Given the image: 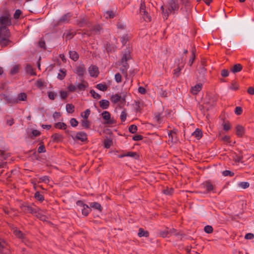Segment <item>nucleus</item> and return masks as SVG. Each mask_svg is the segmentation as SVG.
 Listing matches in <instances>:
<instances>
[{
	"mask_svg": "<svg viewBox=\"0 0 254 254\" xmlns=\"http://www.w3.org/2000/svg\"><path fill=\"white\" fill-rule=\"evenodd\" d=\"M11 24L10 14L5 12L0 17V44L1 47H5L10 42L9 38L10 33L7 28Z\"/></svg>",
	"mask_w": 254,
	"mask_h": 254,
	"instance_id": "f257e3e1",
	"label": "nucleus"
},
{
	"mask_svg": "<svg viewBox=\"0 0 254 254\" xmlns=\"http://www.w3.org/2000/svg\"><path fill=\"white\" fill-rule=\"evenodd\" d=\"M179 8L178 0H171L167 8H165V6H162L161 8L162 11V14L164 18L167 19L169 14Z\"/></svg>",
	"mask_w": 254,
	"mask_h": 254,
	"instance_id": "f03ea898",
	"label": "nucleus"
},
{
	"mask_svg": "<svg viewBox=\"0 0 254 254\" xmlns=\"http://www.w3.org/2000/svg\"><path fill=\"white\" fill-rule=\"evenodd\" d=\"M139 13L145 21L149 22L151 21V17L149 15L148 11L146 10V6L143 2L140 4Z\"/></svg>",
	"mask_w": 254,
	"mask_h": 254,
	"instance_id": "7ed1b4c3",
	"label": "nucleus"
},
{
	"mask_svg": "<svg viewBox=\"0 0 254 254\" xmlns=\"http://www.w3.org/2000/svg\"><path fill=\"white\" fill-rule=\"evenodd\" d=\"M110 99L114 104H124L125 102V96L118 94L112 95Z\"/></svg>",
	"mask_w": 254,
	"mask_h": 254,
	"instance_id": "20e7f679",
	"label": "nucleus"
},
{
	"mask_svg": "<svg viewBox=\"0 0 254 254\" xmlns=\"http://www.w3.org/2000/svg\"><path fill=\"white\" fill-rule=\"evenodd\" d=\"M130 58V54L128 51L126 52L123 57L122 58V60L121 61V64H122V66L126 67L127 68H128V65L127 63V61L129 60Z\"/></svg>",
	"mask_w": 254,
	"mask_h": 254,
	"instance_id": "39448f33",
	"label": "nucleus"
},
{
	"mask_svg": "<svg viewBox=\"0 0 254 254\" xmlns=\"http://www.w3.org/2000/svg\"><path fill=\"white\" fill-rule=\"evenodd\" d=\"M74 72L79 76H83L86 73V68L83 65L76 66L74 69Z\"/></svg>",
	"mask_w": 254,
	"mask_h": 254,
	"instance_id": "423d86ee",
	"label": "nucleus"
},
{
	"mask_svg": "<svg viewBox=\"0 0 254 254\" xmlns=\"http://www.w3.org/2000/svg\"><path fill=\"white\" fill-rule=\"evenodd\" d=\"M22 210L25 213L35 214L37 212L38 208H33L31 206L23 205L21 206Z\"/></svg>",
	"mask_w": 254,
	"mask_h": 254,
	"instance_id": "0eeeda50",
	"label": "nucleus"
},
{
	"mask_svg": "<svg viewBox=\"0 0 254 254\" xmlns=\"http://www.w3.org/2000/svg\"><path fill=\"white\" fill-rule=\"evenodd\" d=\"M88 72L92 77H97L99 74L98 68L95 65H91L88 68Z\"/></svg>",
	"mask_w": 254,
	"mask_h": 254,
	"instance_id": "6e6552de",
	"label": "nucleus"
},
{
	"mask_svg": "<svg viewBox=\"0 0 254 254\" xmlns=\"http://www.w3.org/2000/svg\"><path fill=\"white\" fill-rule=\"evenodd\" d=\"M74 138L81 141H84L87 140V134L85 132L83 131L78 132L75 134Z\"/></svg>",
	"mask_w": 254,
	"mask_h": 254,
	"instance_id": "1a4fd4ad",
	"label": "nucleus"
},
{
	"mask_svg": "<svg viewBox=\"0 0 254 254\" xmlns=\"http://www.w3.org/2000/svg\"><path fill=\"white\" fill-rule=\"evenodd\" d=\"M202 84L201 83H198L191 88V92L193 95L197 94L202 88Z\"/></svg>",
	"mask_w": 254,
	"mask_h": 254,
	"instance_id": "9d476101",
	"label": "nucleus"
},
{
	"mask_svg": "<svg viewBox=\"0 0 254 254\" xmlns=\"http://www.w3.org/2000/svg\"><path fill=\"white\" fill-rule=\"evenodd\" d=\"M13 232L17 238H19L21 239H22L23 241L25 239V236L20 231V230H18L16 228H13Z\"/></svg>",
	"mask_w": 254,
	"mask_h": 254,
	"instance_id": "9b49d317",
	"label": "nucleus"
},
{
	"mask_svg": "<svg viewBox=\"0 0 254 254\" xmlns=\"http://www.w3.org/2000/svg\"><path fill=\"white\" fill-rule=\"evenodd\" d=\"M236 134L240 137H241L245 133V128L243 127L240 125H237L236 127Z\"/></svg>",
	"mask_w": 254,
	"mask_h": 254,
	"instance_id": "f8f14e48",
	"label": "nucleus"
},
{
	"mask_svg": "<svg viewBox=\"0 0 254 254\" xmlns=\"http://www.w3.org/2000/svg\"><path fill=\"white\" fill-rule=\"evenodd\" d=\"M99 105L103 109H106L109 106V102L107 100H101L99 101Z\"/></svg>",
	"mask_w": 254,
	"mask_h": 254,
	"instance_id": "ddd939ff",
	"label": "nucleus"
},
{
	"mask_svg": "<svg viewBox=\"0 0 254 254\" xmlns=\"http://www.w3.org/2000/svg\"><path fill=\"white\" fill-rule=\"evenodd\" d=\"M89 207L90 208H93L94 209L99 210L100 211H101L102 210V206H101V205L99 203L96 202H91L90 203V207Z\"/></svg>",
	"mask_w": 254,
	"mask_h": 254,
	"instance_id": "4468645a",
	"label": "nucleus"
},
{
	"mask_svg": "<svg viewBox=\"0 0 254 254\" xmlns=\"http://www.w3.org/2000/svg\"><path fill=\"white\" fill-rule=\"evenodd\" d=\"M116 15V12L113 11H107L104 13V16L107 19L113 18Z\"/></svg>",
	"mask_w": 254,
	"mask_h": 254,
	"instance_id": "2eb2a0df",
	"label": "nucleus"
},
{
	"mask_svg": "<svg viewBox=\"0 0 254 254\" xmlns=\"http://www.w3.org/2000/svg\"><path fill=\"white\" fill-rule=\"evenodd\" d=\"M204 188L206 189L207 192H210L213 190L214 187L210 182L207 181L204 184Z\"/></svg>",
	"mask_w": 254,
	"mask_h": 254,
	"instance_id": "dca6fc26",
	"label": "nucleus"
},
{
	"mask_svg": "<svg viewBox=\"0 0 254 254\" xmlns=\"http://www.w3.org/2000/svg\"><path fill=\"white\" fill-rule=\"evenodd\" d=\"M80 210L84 215L86 216L90 211V208L88 205L85 204L82 208H81Z\"/></svg>",
	"mask_w": 254,
	"mask_h": 254,
	"instance_id": "f3484780",
	"label": "nucleus"
},
{
	"mask_svg": "<svg viewBox=\"0 0 254 254\" xmlns=\"http://www.w3.org/2000/svg\"><path fill=\"white\" fill-rule=\"evenodd\" d=\"M69 57L71 59H72L74 61H76L78 59V55L77 53L74 51H70L69 52Z\"/></svg>",
	"mask_w": 254,
	"mask_h": 254,
	"instance_id": "a211bd4d",
	"label": "nucleus"
},
{
	"mask_svg": "<svg viewBox=\"0 0 254 254\" xmlns=\"http://www.w3.org/2000/svg\"><path fill=\"white\" fill-rule=\"evenodd\" d=\"M242 69V66L240 64H236L231 68V71L236 73L240 71Z\"/></svg>",
	"mask_w": 254,
	"mask_h": 254,
	"instance_id": "6ab92c4d",
	"label": "nucleus"
},
{
	"mask_svg": "<svg viewBox=\"0 0 254 254\" xmlns=\"http://www.w3.org/2000/svg\"><path fill=\"white\" fill-rule=\"evenodd\" d=\"M27 98V95L24 93H21L18 94L15 102H18L19 101H25Z\"/></svg>",
	"mask_w": 254,
	"mask_h": 254,
	"instance_id": "aec40b11",
	"label": "nucleus"
},
{
	"mask_svg": "<svg viewBox=\"0 0 254 254\" xmlns=\"http://www.w3.org/2000/svg\"><path fill=\"white\" fill-rule=\"evenodd\" d=\"M102 116L104 120L107 121V123H110V114L107 111H104L102 113Z\"/></svg>",
	"mask_w": 254,
	"mask_h": 254,
	"instance_id": "412c9836",
	"label": "nucleus"
},
{
	"mask_svg": "<svg viewBox=\"0 0 254 254\" xmlns=\"http://www.w3.org/2000/svg\"><path fill=\"white\" fill-rule=\"evenodd\" d=\"M192 135L194 136L197 139H199L202 136V132L200 130L197 128L196 130L192 133Z\"/></svg>",
	"mask_w": 254,
	"mask_h": 254,
	"instance_id": "4be33fe9",
	"label": "nucleus"
},
{
	"mask_svg": "<svg viewBox=\"0 0 254 254\" xmlns=\"http://www.w3.org/2000/svg\"><path fill=\"white\" fill-rule=\"evenodd\" d=\"M52 138L54 141L59 142L62 140V136L61 134L58 133H55L52 135Z\"/></svg>",
	"mask_w": 254,
	"mask_h": 254,
	"instance_id": "5701e85b",
	"label": "nucleus"
},
{
	"mask_svg": "<svg viewBox=\"0 0 254 254\" xmlns=\"http://www.w3.org/2000/svg\"><path fill=\"white\" fill-rule=\"evenodd\" d=\"M138 236L140 237H147L149 236V233L147 231L143 230L142 229L140 228L138 232Z\"/></svg>",
	"mask_w": 254,
	"mask_h": 254,
	"instance_id": "b1692460",
	"label": "nucleus"
},
{
	"mask_svg": "<svg viewBox=\"0 0 254 254\" xmlns=\"http://www.w3.org/2000/svg\"><path fill=\"white\" fill-rule=\"evenodd\" d=\"M71 15L70 13H67L63 15L60 19V22H66L68 21L69 18L70 17Z\"/></svg>",
	"mask_w": 254,
	"mask_h": 254,
	"instance_id": "393cba45",
	"label": "nucleus"
},
{
	"mask_svg": "<svg viewBox=\"0 0 254 254\" xmlns=\"http://www.w3.org/2000/svg\"><path fill=\"white\" fill-rule=\"evenodd\" d=\"M96 88L101 91H105L107 90L108 87L105 84L99 83L96 85Z\"/></svg>",
	"mask_w": 254,
	"mask_h": 254,
	"instance_id": "a878e982",
	"label": "nucleus"
},
{
	"mask_svg": "<svg viewBox=\"0 0 254 254\" xmlns=\"http://www.w3.org/2000/svg\"><path fill=\"white\" fill-rule=\"evenodd\" d=\"M55 127L58 128L64 129L66 127V125L64 123L59 122L55 124Z\"/></svg>",
	"mask_w": 254,
	"mask_h": 254,
	"instance_id": "bb28decb",
	"label": "nucleus"
},
{
	"mask_svg": "<svg viewBox=\"0 0 254 254\" xmlns=\"http://www.w3.org/2000/svg\"><path fill=\"white\" fill-rule=\"evenodd\" d=\"M81 125L85 128H88L90 127V122L87 119H84L81 121Z\"/></svg>",
	"mask_w": 254,
	"mask_h": 254,
	"instance_id": "cd10ccee",
	"label": "nucleus"
},
{
	"mask_svg": "<svg viewBox=\"0 0 254 254\" xmlns=\"http://www.w3.org/2000/svg\"><path fill=\"white\" fill-rule=\"evenodd\" d=\"M19 71V65H14L10 70V74L12 75L17 73Z\"/></svg>",
	"mask_w": 254,
	"mask_h": 254,
	"instance_id": "c85d7f7f",
	"label": "nucleus"
},
{
	"mask_svg": "<svg viewBox=\"0 0 254 254\" xmlns=\"http://www.w3.org/2000/svg\"><path fill=\"white\" fill-rule=\"evenodd\" d=\"M66 110L69 113H72L74 112V106L72 104H67L66 105Z\"/></svg>",
	"mask_w": 254,
	"mask_h": 254,
	"instance_id": "c756f323",
	"label": "nucleus"
},
{
	"mask_svg": "<svg viewBox=\"0 0 254 254\" xmlns=\"http://www.w3.org/2000/svg\"><path fill=\"white\" fill-rule=\"evenodd\" d=\"M90 113V110L89 109L86 110L84 112L81 114V116L84 119H87Z\"/></svg>",
	"mask_w": 254,
	"mask_h": 254,
	"instance_id": "7c9ffc66",
	"label": "nucleus"
},
{
	"mask_svg": "<svg viewBox=\"0 0 254 254\" xmlns=\"http://www.w3.org/2000/svg\"><path fill=\"white\" fill-rule=\"evenodd\" d=\"M112 144V141L109 138L105 139L104 141V146L106 148H109L111 146Z\"/></svg>",
	"mask_w": 254,
	"mask_h": 254,
	"instance_id": "2f4dec72",
	"label": "nucleus"
},
{
	"mask_svg": "<svg viewBox=\"0 0 254 254\" xmlns=\"http://www.w3.org/2000/svg\"><path fill=\"white\" fill-rule=\"evenodd\" d=\"M90 93L92 96L95 99H98L101 98V96L98 93H96L94 90H91L90 91Z\"/></svg>",
	"mask_w": 254,
	"mask_h": 254,
	"instance_id": "473e14b6",
	"label": "nucleus"
},
{
	"mask_svg": "<svg viewBox=\"0 0 254 254\" xmlns=\"http://www.w3.org/2000/svg\"><path fill=\"white\" fill-rule=\"evenodd\" d=\"M26 71L28 74H29L31 75L35 74V73L33 70V68H32V66H30V65H27L26 66Z\"/></svg>",
	"mask_w": 254,
	"mask_h": 254,
	"instance_id": "72a5a7b5",
	"label": "nucleus"
},
{
	"mask_svg": "<svg viewBox=\"0 0 254 254\" xmlns=\"http://www.w3.org/2000/svg\"><path fill=\"white\" fill-rule=\"evenodd\" d=\"M35 197L40 201H42L44 199L43 195L40 194V192L38 191H37L35 193Z\"/></svg>",
	"mask_w": 254,
	"mask_h": 254,
	"instance_id": "f704fd0d",
	"label": "nucleus"
},
{
	"mask_svg": "<svg viewBox=\"0 0 254 254\" xmlns=\"http://www.w3.org/2000/svg\"><path fill=\"white\" fill-rule=\"evenodd\" d=\"M128 130L130 132H131L132 133H134L136 132V131L137 130V127L135 125H132L129 126V127L128 128Z\"/></svg>",
	"mask_w": 254,
	"mask_h": 254,
	"instance_id": "c9c22d12",
	"label": "nucleus"
},
{
	"mask_svg": "<svg viewBox=\"0 0 254 254\" xmlns=\"http://www.w3.org/2000/svg\"><path fill=\"white\" fill-rule=\"evenodd\" d=\"M49 182V178L46 176H44L41 177L40 178H39V183L43 182L45 183H48Z\"/></svg>",
	"mask_w": 254,
	"mask_h": 254,
	"instance_id": "e433bc0d",
	"label": "nucleus"
},
{
	"mask_svg": "<svg viewBox=\"0 0 254 254\" xmlns=\"http://www.w3.org/2000/svg\"><path fill=\"white\" fill-rule=\"evenodd\" d=\"M204 231L207 234H210L213 231V228L212 226L210 225H207L204 227Z\"/></svg>",
	"mask_w": 254,
	"mask_h": 254,
	"instance_id": "4c0bfd02",
	"label": "nucleus"
},
{
	"mask_svg": "<svg viewBox=\"0 0 254 254\" xmlns=\"http://www.w3.org/2000/svg\"><path fill=\"white\" fill-rule=\"evenodd\" d=\"M159 235L162 238H166L169 237L168 231H161L159 232Z\"/></svg>",
	"mask_w": 254,
	"mask_h": 254,
	"instance_id": "58836bf2",
	"label": "nucleus"
},
{
	"mask_svg": "<svg viewBox=\"0 0 254 254\" xmlns=\"http://www.w3.org/2000/svg\"><path fill=\"white\" fill-rule=\"evenodd\" d=\"M116 47L114 45H111L109 44L107 45L106 50L108 52L114 51Z\"/></svg>",
	"mask_w": 254,
	"mask_h": 254,
	"instance_id": "ea45409f",
	"label": "nucleus"
},
{
	"mask_svg": "<svg viewBox=\"0 0 254 254\" xmlns=\"http://www.w3.org/2000/svg\"><path fill=\"white\" fill-rule=\"evenodd\" d=\"M122 75L120 73H117L115 75V79L117 83H121L122 82Z\"/></svg>",
	"mask_w": 254,
	"mask_h": 254,
	"instance_id": "a19ab883",
	"label": "nucleus"
},
{
	"mask_svg": "<svg viewBox=\"0 0 254 254\" xmlns=\"http://www.w3.org/2000/svg\"><path fill=\"white\" fill-rule=\"evenodd\" d=\"M249 185V183L248 182H241L238 184V186L242 189L248 188Z\"/></svg>",
	"mask_w": 254,
	"mask_h": 254,
	"instance_id": "79ce46f5",
	"label": "nucleus"
},
{
	"mask_svg": "<svg viewBox=\"0 0 254 254\" xmlns=\"http://www.w3.org/2000/svg\"><path fill=\"white\" fill-rule=\"evenodd\" d=\"M65 76V72L63 70H60V73L58 74V78L60 80H62L64 78Z\"/></svg>",
	"mask_w": 254,
	"mask_h": 254,
	"instance_id": "37998d69",
	"label": "nucleus"
},
{
	"mask_svg": "<svg viewBox=\"0 0 254 254\" xmlns=\"http://www.w3.org/2000/svg\"><path fill=\"white\" fill-rule=\"evenodd\" d=\"M70 125L73 127H75L78 125V121L74 118H72L70 120Z\"/></svg>",
	"mask_w": 254,
	"mask_h": 254,
	"instance_id": "c03bdc74",
	"label": "nucleus"
},
{
	"mask_svg": "<svg viewBox=\"0 0 254 254\" xmlns=\"http://www.w3.org/2000/svg\"><path fill=\"white\" fill-rule=\"evenodd\" d=\"M126 117H127L126 112L125 110H124L123 111H122L121 114V116H120L121 120H122V122H125V120H126Z\"/></svg>",
	"mask_w": 254,
	"mask_h": 254,
	"instance_id": "a18cd8bd",
	"label": "nucleus"
},
{
	"mask_svg": "<svg viewBox=\"0 0 254 254\" xmlns=\"http://www.w3.org/2000/svg\"><path fill=\"white\" fill-rule=\"evenodd\" d=\"M57 95V93L54 92L50 91L48 92V97L51 100H54Z\"/></svg>",
	"mask_w": 254,
	"mask_h": 254,
	"instance_id": "49530a36",
	"label": "nucleus"
},
{
	"mask_svg": "<svg viewBox=\"0 0 254 254\" xmlns=\"http://www.w3.org/2000/svg\"><path fill=\"white\" fill-rule=\"evenodd\" d=\"M173 191V189L172 188H167L166 189L164 190L163 192L164 194L167 195H171L172 194Z\"/></svg>",
	"mask_w": 254,
	"mask_h": 254,
	"instance_id": "de8ad7c7",
	"label": "nucleus"
},
{
	"mask_svg": "<svg viewBox=\"0 0 254 254\" xmlns=\"http://www.w3.org/2000/svg\"><path fill=\"white\" fill-rule=\"evenodd\" d=\"M230 138L229 136L225 135L224 136H222L221 139L225 143H230L231 141L230 140Z\"/></svg>",
	"mask_w": 254,
	"mask_h": 254,
	"instance_id": "09e8293b",
	"label": "nucleus"
},
{
	"mask_svg": "<svg viewBox=\"0 0 254 254\" xmlns=\"http://www.w3.org/2000/svg\"><path fill=\"white\" fill-rule=\"evenodd\" d=\"M128 68H127L126 67H123V66H122L121 68H120V70L122 72V73L124 74V75L127 78V70Z\"/></svg>",
	"mask_w": 254,
	"mask_h": 254,
	"instance_id": "8fccbe9b",
	"label": "nucleus"
},
{
	"mask_svg": "<svg viewBox=\"0 0 254 254\" xmlns=\"http://www.w3.org/2000/svg\"><path fill=\"white\" fill-rule=\"evenodd\" d=\"M101 30H102V28L100 25L95 26L92 29L93 32L94 33H97L98 32H100Z\"/></svg>",
	"mask_w": 254,
	"mask_h": 254,
	"instance_id": "3c124183",
	"label": "nucleus"
},
{
	"mask_svg": "<svg viewBox=\"0 0 254 254\" xmlns=\"http://www.w3.org/2000/svg\"><path fill=\"white\" fill-rule=\"evenodd\" d=\"M77 88L79 90H84L86 88V85L83 83H79L77 85Z\"/></svg>",
	"mask_w": 254,
	"mask_h": 254,
	"instance_id": "603ef678",
	"label": "nucleus"
},
{
	"mask_svg": "<svg viewBox=\"0 0 254 254\" xmlns=\"http://www.w3.org/2000/svg\"><path fill=\"white\" fill-rule=\"evenodd\" d=\"M194 59H195V55L194 54V52L192 51L191 57L190 59L189 63H188V64H189L190 66H191L192 65V64H193Z\"/></svg>",
	"mask_w": 254,
	"mask_h": 254,
	"instance_id": "864d4df0",
	"label": "nucleus"
},
{
	"mask_svg": "<svg viewBox=\"0 0 254 254\" xmlns=\"http://www.w3.org/2000/svg\"><path fill=\"white\" fill-rule=\"evenodd\" d=\"M61 97L62 99H65L68 96V93L66 91H60Z\"/></svg>",
	"mask_w": 254,
	"mask_h": 254,
	"instance_id": "5fc2aeb1",
	"label": "nucleus"
},
{
	"mask_svg": "<svg viewBox=\"0 0 254 254\" xmlns=\"http://www.w3.org/2000/svg\"><path fill=\"white\" fill-rule=\"evenodd\" d=\"M0 253H1L2 254H10V251L8 249V248L6 247H4L3 249H2L1 252H0Z\"/></svg>",
	"mask_w": 254,
	"mask_h": 254,
	"instance_id": "6e6d98bb",
	"label": "nucleus"
},
{
	"mask_svg": "<svg viewBox=\"0 0 254 254\" xmlns=\"http://www.w3.org/2000/svg\"><path fill=\"white\" fill-rule=\"evenodd\" d=\"M222 174L224 176H232L234 175V173L231 172V171H228V170H225V171H224L223 172H222Z\"/></svg>",
	"mask_w": 254,
	"mask_h": 254,
	"instance_id": "4d7b16f0",
	"label": "nucleus"
},
{
	"mask_svg": "<svg viewBox=\"0 0 254 254\" xmlns=\"http://www.w3.org/2000/svg\"><path fill=\"white\" fill-rule=\"evenodd\" d=\"M21 11L19 9H17L15 11V13H14V14L13 15L14 18L15 19L18 18L19 16H20V14H21Z\"/></svg>",
	"mask_w": 254,
	"mask_h": 254,
	"instance_id": "13d9d810",
	"label": "nucleus"
},
{
	"mask_svg": "<svg viewBox=\"0 0 254 254\" xmlns=\"http://www.w3.org/2000/svg\"><path fill=\"white\" fill-rule=\"evenodd\" d=\"M221 75L223 77H227L229 75V71L228 70L224 69L221 71Z\"/></svg>",
	"mask_w": 254,
	"mask_h": 254,
	"instance_id": "bf43d9fd",
	"label": "nucleus"
},
{
	"mask_svg": "<svg viewBox=\"0 0 254 254\" xmlns=\"http://www.w3.org/2000/svg\"><path fill=\"white\" fill-rule=\"evenodd\" d=\"M230 128L231 126L229 123H226L223 125V128L225 130H228Z\"/></svg>",
	"mask_w": 254,
	"mask_h": 254,
	"instance_id": "052dcab7",
	"label": "nucleus"
},
{
	"mask_svg": "<svg viewBox=\"0 0 254 254\" xmlns=\"http://www.w3.org/2000/svg\"><path fill=\"white\" fill-rule=\"evenodd\" d=\"M46 151L45 146L44 145H40L38 148V152L39 153H43Z\"/></svg>",
	"mask_w": 254,
	"mask_h": 254,
	"instance_id": "680f3d73",
	"label": "nucleus"
},
{
	"mask_svg": "<svg viewBox=\"0 0 254 254\" xmlns=\"http://www.w3.org/2000/svg\"><path fill=\"white\" fill-rule=\"evenodd\" d=\"M76 205L79 207V209H81L85 205L83 202L81 201H77L76 202Z\"/></svg>",
	"mask_w": 254,
	"mask_h": 254,
	"instance_id": "e2e57ef3",
	"label": "nucleus"
},
{
	"mask_svg": "<svg viewBox=\"0 0 254 254\" xmlns=\"http://www.w3.org/2000/svg\"><path fill=\"white\" fill-rule=\"evenodd\" d=\"M67 89H68V90L69 91L73 92V91H74L75 90L76 87L74 85L70 84L69 86H68Z\"/></svg>",
	"mask_w": 254,
	"mask_h": 254,
	"instance_id": "0e129e2a",
	"label": "nucleus"
},
{
	"mask_svg": "<svg viewBox=\"0 0 254 254\" xmlns=\"http://www.w3.org/2000/svg\"><path fill=\"white\" fill-rule=\"evenodd\" d=\"M254 237V235L252 233L247 234L245 236V238L246 239H248V240L252 239Z\"/></svg>",
	"mask_w": 254,
	"mask_h": 254,
	"instance_id": "69168bd1",
	"label": "nucleus"
},
{
	"mask_svg": "<svg viewBox=\"0 0 254 254\" xmlns=\"http://www.w3.org/2000/svg\"><path fill=\"white\" fill-rule=\"evenodd\" d=\"M128 37L127 35L124 36L122 38V42L123 43V45H125L127 42V41L128 40Z\"/></svg>",
	"mask_w": 254,
	"mask_h": 254,
	"instance_id": "338daca9",
	"label": "nucleus"
},
{
	"mask_svg": "<svg viewBox=\"0 0 254 254\" xmlns=\"http://www.w3.org/2000/svg\"><path fill=\"white\" fill-rule=\"evenodd\" d=\"M235 113L237 114V115H240L242 112V109L241 107H237L236 108H235Z\"/></svg>",
	"mask_w": 254,
	"mask_h": 254,
	"instance_id": "774afa93",
	"label": "nucleus"
}]
</instances>
